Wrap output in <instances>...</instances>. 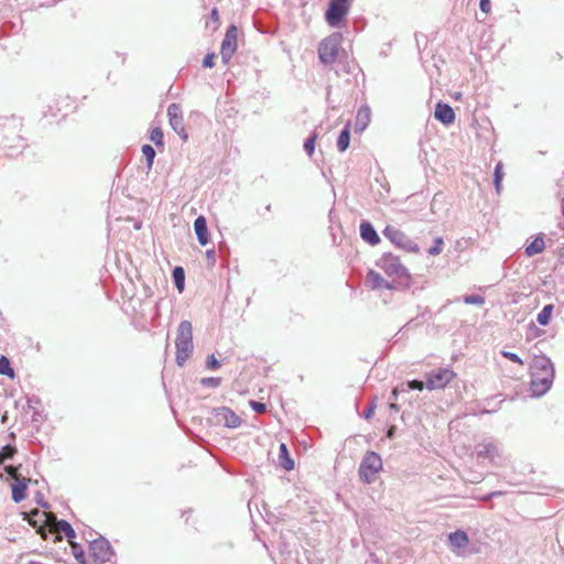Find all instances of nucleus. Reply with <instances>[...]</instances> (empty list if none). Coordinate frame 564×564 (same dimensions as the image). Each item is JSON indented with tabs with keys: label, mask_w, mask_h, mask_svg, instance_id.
Returning <instances> with one entry per match:
<instances>
[{
	"label": "nucleus",
	"mask_w": 564,
	"mask_h": 564,
	"mask_svg": "<svg viewBox=\"0 0 564 564\" xmlns=\"http://www.w3.org/2000/svg\"><path fill=\"white\" fill-rule=\"evenodd\" d=\"M530 371V389L532 394L535 397L544 395L553 384L555 373L553 362L544 355L534 356Z\"/></svg>",
	"instance_id": "f257e3e1"
},
{
	"label": "nucleus",
	"mask_w": 564,
	"mask_h": 564,
	"mask_svg": "<svg viewBox=\"0 0 564 564\" xmlns=\"http://www.w3.org/2000/svg\"><path fill=\"white\" fill-rule=\"evenodd\" d=\"M176 346V364L182 367L191 357L193 345V326L189 321H182L177 327V335L175 339Z\"/></svg>",
	"instance_id": "f03ea898"
},
{
	"label": "nucleus",
	"mask_w": 564,
	"mask_h": 564,
	"mask_svg": "<svg viewBox=\"0 0 564 564\" xmlns=\"http://www.w3.org/2000/svg\"><path fill=\"white\" fill-rule=\"evenodd\" d=\"M377 265L383 270V272L391 278L398 280H405L406 285H409L410 273L409 270L401 263L399 257L393 256L392 253H384L377 261Z\"/></svg>",
	"instance_id": "7ed1b4c3"
},
{
	"label": "nucleus",
	"mask_w": 564,
	"mask_h": 564,
	"mask_svg": "<svg viewBox=\"0 0 564 564\" xmlns=\"http://www.w3.org/2000/svg\"><path fill=\"white\" fill-rule=\"evenodd\" d=\"M382 469L381 457L372 451L365 454L358 469L360 479L365 484H371L375 480L376 474Z\"/></svg>",
	"instance_id": "20e7f679"
},
{
	"label": "nucleus",
	"mask_w": 564,
	"mask_h": 564,
	"mask_svg": "<svg viewBox=\"0 0 564 564\" xmlns=\"http://www.w3.org/2000/svg\"><path fill=\"white\" fill-rule=\"evenodd\" d=\"M383 236L400 249H403L408 252H419L417 243L399 228L392 225H388L384 228Z\"/></svg>",
	"instance_id": "39448f33"
},
{
	"label": "nucleus",
	"mask_w": 564,
	"mask_h": 564,
	"mask_svg": "<svg viewBox=\"0 0 564 564\" xmlns=\"http://www.w3.org/2000/svg\"><path fill=\"white\" fill-rule=\"evenodd\" d=\"M349 2L350 0H329L325 19L330 26H339L340 22L349 11Z\"/></svg>",
	"instance_id": "423d86ee"
},
{
	"label": "nucleus",
	"mask_w": 564,
	"mask_h": 564,
	"mask_svg": "<svg viewBox=\"0 0 564 564\" xmlns=\"http://www.w3.org/2000/svg\"><path fill=\"white\" fill-rule=\"evenodd\" d=\"M339 41L336 36L324 39L318 46V57L324 65L333 64L338 55Z\"/></svg>",
	"instance_id": "0eeeda50"
},
{
	"label": "nucleus",
	"mask_w": 564,
	"mask_h": 564,
	"mask_svg": "<svg viewBox=\"0 0 564 564\" xmlns=\"http://www.w3.org/2000/svg\"><path fill=\"white\" fill-rule=\"evenodd\" d=\"M89 551L96 564H105L113 555L111 545L105 538L94 540L90 543Z\"/></svg>",
	"instance_id": "6e6552de"
},
{
	"label": "nucleus",
	"mask_w": 564,
	"mask_h": 564,
	"mask_svg": "<svg viewBox=\"0 0 564 564\" xmlns=\"http://www.w3.org/2000/svg\"><path fill=\"white\" fill-rule=\"evenodd\" d=\"M455 377V372L448 368H440L426 375V388L436 390L445 388Z\"/></svg>",
	"instance_id": "1a4fd4ad"
},
{
	"label": "nucleus",
	"mask_w": 564,
	"mask_h": 564,
	"mask_svg": "<svg viewBox=\"0 0 564 564\" xmlns=\"http://www.w3.org/2000/svg\"><path fill=\"white\" fill-rule=\"evenodd\" d=\"M238 29L231 24L228 26L221 43L220 55L224 64H228L237 51Z\"/></svg>",
	"instance_id": "9d476101"
},
{
	"label": "nucleus",
	"mask_w": 564,
	"mask_h": 564,
	"mask_svg": "<svg viewBox=\"0 0 564 564\" xmlns=\"http://www.w3.org/2000/svg\"><path fill=\"white\" fill-rule=\"evenodd\" d=\"M167 117L171 128L183 141H186L188 135L184 126L183 111L181 106L178 104H171L167 107Z\"/></svg>",
	"instance_id": "9b49d317"
},
{
	"label": "nucleus",
	"mask_w": 564,
	"mask_h": 564,
	"mask_svg": "<svg viewBox=\"0 0 564 564\" xmlns=\"http://www.w3.org/2000/svg\"><path fill=\"white\" fill-rule=\"evenodd\" d=\"M214 417L217 424L224 425L229 429H236L241 424V419L231 409L227 406L215 409Z\"/></svg>",
	"instance_id": "f8f14e48"
},
{
	"label": "nucleus",
	"mask_w": 564,
	"mask_h": 564,
	"mask_svg": "<svg viewBox=\"0 0 564 564\" xmlns=\"http://www.w3.org/2000/svg\"><path fill=\"white\" fill-rule=\"evenodd\" d=\"M30 482L31 479L26 477L15 478V480H13L11 484V497L15 503H19L26 498V490Z\"/></svg>",
	"instance_id": "ddd939ff"
},
{
	"label": "nucleus",
	"mask_w": 564,
	"mask_h": 564,
	"mask_svg": "<svg viewBox=\"0 0 564 564\" xmlns=\"http://www.w3.org/2000/svg\"><path fill=\"white\" fill-rule=\"evenodd\" d=\"M366 284L372 290H393V283L387 281L375 270H370L366 275Z\"/></svg>",
	"instance_id": "4468645a"
},
{
	"label": "nucleus",
	"mask_w": 564,
	"mask_h": 564,
	"mask_svg": "<svg viewBox=\"0 0 564 564\" xmlns=\"http://www.w3.org/2000/svg\"><path fill=\"white\" fill-rule=\"evenodd\" d=\"M434 117L443 124L448 126L454 122L455 112L448 104L438 101L435 106Z\"/></svg>",
	"instance_id": "2eb2a0df"
},
{
	"label": "nucleus",
	"mask_w": 564,
	"mask_h": 564,
	"mask_svg": "<svg viewBox=\"0 0 564 564\" xmlns=\"http://www.w3.org/2000/svg\"><path fill=\"white\" fill-rule=\"evenodd\" d=\"M359 229H360V237L362 238V240H365L369 245L376 246L380 242V237L377 234V231L371 223H369L367 220H362Z\"/></svg>",
	"instance_id": "dca6fc26"
},
{
	"label": "nucleus",
	"mask_w": 564,
	"mask_h": 564,
	"mask_svg": "<svg viewBox=\"0 0 564 564\" xmlns=\"http://www.w3.org/2000/svg\"><path fill=\"white\" fill-rule=\"evenodd\" d=\"M371 109L368 105H362L357 111L355 121V132H362L370 123Z\"/></svg>",
	"instance_id": "f3484780"
},
{
	"label": "nucleus",
	"mask_w": 564,
	"mask_h": 564,
	"mask_svg": "<svg viewBox=\"0 0 564 564\" xmlns=\"http://www.w3.org/2000/svg\"><path fill=\"white\" fill-rule=\"evenodd\" d=\"M194 231L200 246H206L209 242L207 223L204 216H198L194 220Z\"/></svg>",
	"instance_id": "a211bd4d"
},
{
	"label": "nucleus",
	"mask_w": 564,
	"mask_h": 564,
	"mask_svg": "<svg viewBox=\"0 0 564 564\" xmlns=\"http://www.w3.org/2000/svg\"><path fill=\"white\" fill-rule=\"evenodd\" d=\"M499 455L498 446L492 442H484L477 446V457L492 460Z\"/></svg>",
	"instance_id": "6ab92c4d"
},
{
	"label": "nucleus",
	"mask_w": 564,
	"mask_h": 564,
	"mask_svg": "<svg viewBox=\"0 0 564 564\" xmlns=\"http://www.w3.org/2000/svg\"><path fill=\"white\" fill-rule=\"evenodd\" d=\"M448 541L453 549H463L467 546L469 539L465 531L456 530L448 535Z\"/></svg>",
	"instance_id": "aec40b11"
},
{
	"label": "nucleus",
	"mask_w": 564,
	"mask_h": 564,
	"mask_svg": "<svg viewBox=\"0 0 564 564\" xmlns=\"http://www.w3.org/2000/svg\"><path fill=\"white\" fill-rule=\"evenodd\" d=\"M426 387V382L424 383L421 380H412L406 383H402L400 387H397L392 391V398L397 399L398 394L401 392H408L410 390H423Z\"/></svg>",
	"instance_id": "412c9836"
},
{
	"label": "nucleus",
	"mask_w": 564,
	"mask_h": 564,
	"mask_svg": "<svg viewBox=\"0 0 564 564\" xmlns=\"http://www.w3.org/2000/svg\"><path fill=\"white\" fill-rule=\"evenodd\" d=\"M279 464L285 470L294 468V462L290 457L288 446L284 443H281L279 447Z\"/></svg>",
	"instance_id": "4be33fe9"
},
{
	"label": "nucleus",
	"mask_w": 564,
	"mask_h": 564,
	"mask_svg": "<svg viewBox=\"0 0 564 564\" xmlns=\"http://www.w3.org/2000/svg\"><path fill=\"white\" fill-rule=\"evenodd\" d=\"M545 248V242L542 236L535 237L527 247L525 254L528 257H533L535 254L541 253Z\"/></svg>",
	"instance_id": "5701e85b"
},
{
	"label": "nucleus",
	"mask_w": 564,
	"mask_h": 564,
	"mask_svg": "<svg viewBox=\"0 0 564 564\" xmlns=\"http://www.w3.org/2000/svg\"><path fill=\"white\" fill-rule=\"evenodd\" d=\"M350 144V123L348 122L340 131L337 139V149L339 152H345Z\"/></svg>",
	"instance_id": "b1692460"
},
{
	"label": "nucleus",
	"mask_w": 564,
	"mask_h": 564,
	"mask_svg": "<svg viewBox=\"0 0 564 564\" xmlns=\"http://www.w3.org/2000/svg\"><path fill=\"white\" fill-rule=\"evenodd\" d=\"M172 276L176 289L182 292L185 285V272L182 267H175L172 271Z\"/></svg>",
	"instance_id": "393cba45"
},
{
	"label": "nucleus",
	"mask_w": 564,
	"mask_h": 564,
	"mask_svg": "<svg viewBox=\"0 0 564 564\" xmlns=\"http://www.w3.org/2000/svg\"><path fill=\"white\" fill-rule=\"evenodd\" d=\"M554 306L552 304L545 305L536 316V322L541 326H546L550 323Z\"/></svg>",
	"instance_id": "a878e982"
},
{
	"label": "nucleus",
	"mask_w": 564,
	"mask_h": 564,
	"mask_svg": "<svg viewBox=\"0 0 564 564\" xmlns=\"http://www.w3.org/2000/svg\"><path fill=\"white\" fill-rule=\"evenodd\" d=\"M0 375L7 376L10 379L14 378V370L11 367L9 358L0 356Z\"/></svg>",
	"instance_id": "bb28decb"
},
{
	"label": "nucleus",
	"mask_w": 564,
	"mask_h": 564,
	"mask_svg": "<svg viewBox=\"0 0 564 564\" xmlns=\"http://www.w3.org/2000/svg\"><path fill=\"white\" fill-rule=\"evenodd\" d=\"M17 453V447L10 444L2 446L0 449V464L3 465L8 459H12Z\"/></svg>",
	"instance_id": "cd10ccee"
},
{
	"label": "nucleus",
	"mask_w": 564,
	"mask_h": 564,
	"mask_svg": "<svg viewBox=\"0 0 564 564\" xmlns=\"http://www.w3.org/2000/svg\"><path fill=\"white\" fill-rule=\"evenodd\" d=\"M57 528L61 532H63L65 534V536L68 540H72L76 536L75 530L66 520H59L57 522Z\"/></svg>",
	"instance_id": "c85d7f7f"
},
{
	"label": "nucleus",
	"mask_w": 564,
	"mask_h": 564,
	"mask_svg": "<svg viewBox=\"0 0 564 564\" xmlns=\"http://www.w3.org/2000/svg\"><path fill=\"white\" fill-rule=\"evenodd\" d=\"M72 553L79 564H87L85 552L79 544H72Z\"/></svg>",
	"instance_id": "c756f323"
},
{
	"label": "nucleus",
	"mask_w": 564,
	"mask_h": 564,
	"mask_svg": "<svg viewBox=\"0 0 564 564\" xmlns=\"http://www.w3.org/2000/svg\"><path fill=\"white\" fill-rule=\"evenodd\" d=\"M502 165L501 163H498L495 167V173H494V184H495V188L497 191V193H500L501 191V181H502Z\"/></svg>",
	"instance_id": "7c9ffc66"
},
{
	"label": "nucleus",
	"mask_w": 564,
	"mask_h": 564,
	"mask_svg": "<svg viewBox=\"0 0 564 564\" xmlns=\"http://www.w3.org/2000/svg\"><path fill=\"white\" fill-rule=\"evenodd\" d=\"M142 153L147 159L148 166L151 167L155 158V150L150 144L142 145Z\"/></svg>",
	"instance_id": "2f4dec72"
},
{
	"label": "nucleus",
	"mask_w": 564,
	"mask_h": 564,
	"mask_svg": "<svg viewBox=\"0 0 564 564\" xmlns=\"http://www.w3.org/2000/svg\"><path fill=\"white\" fill-rule=\"evenodd\" d=\"M150 140L158 147L163 145V131L161 128L155 127L151 130Z\"/></svg>",
	"instance_id": "473e14b6"
},
{
	"label": "nucleus",
	"mask_w": 564,
	"mask_h": 564,
	"mask_svg": "<svg viewBox=\"0 0 564 564\" xmlns=\"http://www.w3.org/2000/svg\"><path fill=\"white\" fill-rule=\"evenodd\" d=\"M463 301L468 305H482L485 303V297L478 294H470L465 295Z\"/></svg>",
	"instance_id": "72a5a7b5"
},
{
	"label": "nucleus",
	"mask_w": 564,
	"mask_h": 564,
	"mask_svg": "<svg viewBox=\"0 0 564 564\" xmlns=\"http://www.w3.org/2000/svg\"><path fill=\"white\" fill-rule=\"evenodd\" d=\"M22 468V465H18V466H13V465H6L4 466V471L7 473L8 476H10L13 480H15V478H22L23 476L19 473L20 469Z\"/></svg>",
	"instance_id": "f704fd0d"
},
{
	"label": "nucleus",
	"mask_w": 564,
	"mask_h": 564,
	"mask_svg": "<svg viewBox=\"0 0 564 564\" xmlns=\"http://www.w3.org/2000/svg\"><path fill=\"white\" fill-rule=\"evenodd\" d=\"M202 386L207 388H217L221 383V378L208 377L200 380Z\"/></svg>",
	"instance_id": "c9c22d12"
},
{
	"label": "nucleus",
	"mask_w": 564,
	"mask_h": 564,
	"mask_svg": "<svg viewBox=\"0 0 564 564\" xmlns=\"http://www.w3.org/2000/svg\"><path fill=\"white\" fill-rule=\"evenodd\" d=\"M442 246H443V238L437 237L434 240V245L427 250L429 254L431 256H437L442 252Z\"/></svg>",
	"instance_id": "e433bc0d"
},
{
	"label": "nucleus",
	"mask_w": 564,
	"mask_h": 564,
	"mask_svg": "<svg viewBox=\"0 0 564 564\" xmlns=\"http://www.w3.org/2000/svg\"><path fill=\"white\" fill-rule=\"evenodd\" d=\"M315 135L310 137L304 142V150L311 156L314 153L315 149Z\"/></svg>",
	"instance_id": "4c0bfd02"
},
{
	"label": "nucleus",
	"mask_w": 564,
	"mask_h": 564,
	"mask_svg": "<svg viewBox=\"0 0 564 564\" xmlns=\"http://www.w3.org/2000/svg\"><path fill=\"white\" fill-rule=\"evenodd\" d=\"M206 367L210 370H216L220 367V361L215 357V355H210L206 359Z\"/></svg>",
	"instance_id": "58836bf2"
},
{
	"label": "nucleus",
	"mask_w": 564,
	"mask_h": 564,
	"mask_svg": "<svg viewBox=\"0 0 564 564\" xmlns=\"http://www.w3.org/2000/svg\"><path fill=\"white\" fill-rule=\"evenodd\" d=\"M501 354L505 358L509 359L510 361L523 365V360L517 354L511 351H502Z\"/></svg>",
	"instance_id": "ea45409f"
},
{
	"label": "nucleus",
	"mask_w": 564,
	"mask_h": 564,
	"mask_svg": "<svg viewBox=\"0 0 564 564\" xmlns=\"http://www.w3.org/2000/svg\"><path fill=\"white\" fill-rule=\"evenodd\" d=\"M250 406L256 413H264L267 411V405L262 402L251 401Z\"/></svg>",
	"instance_id": "a19ab883"
},
{
	"label": "nucleus",
	"mask_w": 564,
	"mask_h": 564,
	"mask_svg": "<svg viewBox=\"0 0 564 564\" xmlns=\"http://www.w3.org/2000/svg\"><path fill=\"white\" fill-rule=\"evenodd\" d=\"M215 54H207L203 59V67L212 68L214 66Z\"/></svg>",
	"instance_id": "79ce46f5"
},
{
	"label": "nucleus",
	"mask_w": 564,
	"mask_h": 564,
	"mask_svg": "<svg viewBox=\"0 0 564 564\" xmlns=\"http://www.w3.org/2000/svg\"><path fill=\"white\" fill-rule=\"evenodd\" d=\"M375 405H369L365 411H364V417L366 420H369L372 417L373 413H375Z\"/></svg>",
	"instance_id": "37998d69"
},
{
	"label": "nucleus",
	"mask_w": 564,
	"mask_h": 564,
	"mask_svg": "<svg viewBox=\"0 0 564 564\" xmlns=\"http://www.w3.org/2000/svg\"><path fill=\"white\" fill-rule=\"evenodd\" d=\"M479 7L482 12L487 13L490 10V1L489 0H480Z\"/></svg>",
	"instance_id": "c03bdc74"
},
{
	"label": "nucleus",
	"mask_w": 564,
	"mask_h": 564,
	"mask_svg": "<svg viewBox=\"0 0 564 564\" xmlns=\"http://www.w3.org/2000/svg\"><path fill=\"white\" fill-rule=\"evenodd\" d=\"M206 256H207L208 259H212L213 261H215L216 252H215L214 249H210V250L206 251Z\"/></svg>",
	"instance_id": "a18cd8bd"
},
{
	"label": "nucleus",
	"mask_w": 564,
	"mask_h": 564,
	"mask_svg": "<svg viewBox=\"0 0 564 564\" xmlns=\"http://www.w3.org/2000/svg\"><path fill=\"white\" fill-rule=\"evenodd\" d=\"M210 19L215 22L218 21V11L217 9H213L212 13H210Z\"/></svg>",
	"instance_id": "49530a36"
},
{
	"label": "nucleus",
	"mask_w": 564,
	"mask_h": 564,
	"mask_svg": "<svg viewBox=\"0 0 564 564\" xmlns=\"http://www.w3.org/2000/svg\"><path fill=\"white\" fill-rule=\"evenodd\" d=\"M390 409L393 410V411H398L399 406H398V404L392 402V403H390Z\"/></svg>",
	"instance_id": "de8ad7c7"
},
{
	"label": "nucleus",
	"mask_w": 564,
	"mask_h": 564,
	"mask_svg": "<svg viewBox=\"0 0 564 564\" xmlns=\"http://www.w3.org/2000/svg\"><path fill=\"white\" fill-rule=\"evenodd\" d=\"M500 495H501L500 491H495V492L490 494V497H496V496H500Z\"/></svg>",
	"instance_id": "09e8293b"
},
{
	"label": "nucleus",
	"mask_w": 564,
	"mask_h": 564,
	"mask_svg": "<svg viewBox=\"0 0 564 564\" xmlns=\"http://www.w3.org/2000/svg\"><path fill=\"white\" fill-rule=\"evenodd\" d=\"M562 214H563V217H564V198L562 200Z\"/></svg>",
	"instance_id": "8fccbe9b"
},
{
	"label": "nucleus",
	"mask_w": 564,
	"mask_h": 564,
	"mask_svg": "<svg viewBox=\"0 0 564 564\" xmlns=\"http://www.w3.org/2000/svg\"><path fill=\"white\" fill-rule=\"evenodd\" d=\"M28 403H29V408H31L32 406L31 399H29Z\"/></svg>",
	"instance_id": "3c124183"
}]
</instances>
